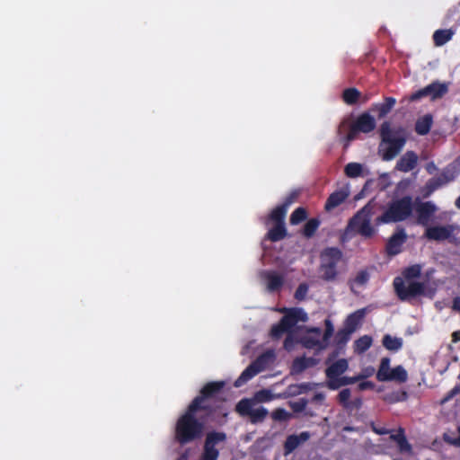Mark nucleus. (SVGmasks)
I'll use <instances>...</instances> for the list:
<instances>
[{
    "mask_svg": "<svg viewBox=\"0 0 460 460\" xmlns=\"http://www.w3.org/2000/svg\"><path fill=\"white\" fill-rule=\"evenodd\" d=\"M202 411L192 404H189L186 411L178 418L174 428V439L181 446L192 443L202 438L205 423L209 417L204 415L197 417V412Z\"/></svg>",
    "mask_w": 460,
    "mask_h": 460,
    "instance_id": "nucleus-1",
    "label": "nucleus"
},
{
    "mask_svg": "<svg viewBox=\"0 0 460 460\" xmlns=\"http://www.w3.org/2000/svg\"><path fill=\"white\" fill-rule=\"evenodd\" d=\"M380 137L379 153L384 161L394 159L406 143L404 130L402 128H392L389 121L381 124Z\"/></svg>",
    "mask_w": 460,
    "mask_h": 460,
    "instance_id": "nucleus-2",
    "label": "nucleus"
},
{
    "mask_svg": "<svg viewBox=\"0 0 460 460\" xmlns=\"http://www.w3.org/2000/svg\"><path fill=\"white\" fill-rule=\"evenodd\" d=\"M349 369V361L346 358H340L325 368L326 386L335 391L342 386L353 385L359 380L367 377V375L358 374L354 376H342Z\"/></svg>",
    "mask_w": 460,
    "mask_h": 460,
    "instance_id": "nucleus-3",
    "label": "nucleus"
},
{
    "mask_svg": "<svg viewBox=\"0 0 460 460\" xmlns=\"http://www.w3.org/2000/svg\"><path fill=\"white\" fill-rule=\"evenodd\" d=\"M434 272V269H429L422 273L421 265L413 264L394 279L393 288H429Z\"/></svg>",
    "mask_w": 460,
    "mask_h": 460,
    "instance_id": "nucleus-4",
    "label": "nucleus"
},
{
    "mask_svg": "<svg viewBox=\"0 0 460 460\" xmlns=\"http://www.w3.org/2000/svg\"><path fill=\"white\" fill-rule=\"evenodd\" d=\"M225 386V382H208L200 390L199 394L196 396L190 404L206 412L207 417L214 415L219 406L216 404L217 395Z\"/></svg>",
    "mask_w": 460,
    "mask_h": 460,
    "instance_id": "nucleus-5",
    "label": "nucleus"
},
{
    "mask_svg": "<svg viewBox=\"0 0 460 460\" xmlns=\"http://www.w3.org/2000/svg\"><path fill=\"white\" fill-rule=\"evenodd\" d=\"M413 204L411 196H404L389 204L387 209L376 218V225L402 222L412 213Z\"/></svg>",
    "mask_w": 460,
    "mask_h": 460,
    "instance_id": "nucleus-6",
    "label": "nucleus"
},
{
    "mask_svg": "<svg viewBox=\"0 0 460 460\" xmlns=\"http://www.w3.org/2000/svg\"><path fill=\"white\" fill-rule=\"evenodd\" d=\"M373 215V206L370 202L360 208L349 220L345 229V234H360L364 238H371L375 233V228L371 226V217Z\"/></svg>",
    "mask_w": 460,
    "mask_h": 460,
    "instance_id": "nucleus-7",
    "label": "nucleus"
},
{
    "mask_svg": "<svg viewBox=\"0 0 460 460\" xmlns=\"http://www.w3.org/2000/svg\"><path fill=\"white\" fill-rule=\"evenodd\" d=\"M342 252L337 247H327L320 254V273L326 280L334 279L337 276V267L341 261Z\"/></svg>",
    "mask_w": 460,
    "mask_h": 460,
    "instance_id": "nucleus-8",
    "label": "nucleus"
},
{
    "mask_svg": "<svg viewBox=\"0 0 460 460\" xmlns=\"http://www.w3.org/2000/svg\"><path fill=\"white\" fill-rule=\"evenodd\" d=\"M390 362V358L387 357L381 359L376 376V379L379 382L394 381L400 384L405 383L408 379V374L405 368L401 365L391 368Z\"/></svg>",
    "mask_w": 460,
    "mask_h": 460,
    "instance_id": "nucleus-9",
    "label": "nucleus"
},
{
    "mask_svg": "<svg viewBox=\"0 0 460 460\" xmlns=\"http://www.w3.org/2000/svg\"><path fill=\"white\" fill-rule=\"evenodd\" d=\"M376 127L375 118L369 112H363L357 117L355 121L350 125L348 134L346 135L347 142L356 139L358 133H370Z\"/></svg>",
    "mask_w": 460,
    "mask_h": 460,
    "instance_id": "nucleus-10",
    "label": "nucleus"
},
{
    "mask_svg": "<svg viewBox=\"0 0 460 460\" xmlns=\"http://www.w3.org/2000/svg\"><path fill=\"white\" fill-rule=\"evenodd\" d=\"M285 215L273 210L270 213L267 223H274V226L266 234L268 240L276 243L287 237L288 231L285 225Z\"/></svg>",
    "mask_w": 460,
    "mask_h": 460,
    "instance_id": "nucleus-11",
    "label": "nucleus"
},
{
    "mask_svg": "<svg viewBox=\"0 0 460 460\" xmlns=\"http://www.w3.org/2000/svg\"><path fill=\"white\" fill-rule=\"evenodd\" d=\"M456 229L458 227L455 225L429 226L425 230L424 236L432 241L449 240L450 243H456V239L453 238V234Z\"/></svg>",
    "mask_w": 460,
    "mask_h": 460,
    "instance_id": "nucleus-12",
    "label": "nucleus"
},
{
    "mask_svg": "<svg viewBox=\"0 0 460 460\" xmlns=\"http://www.w3.org/2000/svg\"><path fill=\"white\" fill-rule=\"evenodd\" d=\"M399 300L417 305L422 296L432 298L436 289H394Z\"/></svg>",
    "mask_w": 460,
    "mask_h": 460,
    "instance_id": "nucleus-13",
    "label": "nucleus"
},
{
    "mask_svg": "<svg viewBox=\"0 0 460 460\" xmlns=\"http://www.w3.org/2000/svg\"><path fill=\"white\" fill-rule=\"evenodd\" d=\"M418 224L422 226H428L435 213L438 210L437 206L431 201H418L414 207Z\"/></svg>",
    "mask_w": 460,
    "mask_h": 460,
    "instance_id": "nucleus-14",
    "label": "nucleus"
},
{
    "mask_svg": "<svg viewBox=\"0 0 460 460\" xmlns=\"http://www.w3.org/2000/svg\"><path fill=\"white\" fill-rule=\"evenodd\" d=\"M454 175L447 172H443L439 176L429 179L422 190L423 198H429L435 190L442 187L443 185L452 181Z\"/></svg>",
    "mask_w": 460,
    "mask_h": 460,
    "instance_id": "nucleus-15",
    "label": "nucleus"
},
{
    "mask_svg": "<svg viewBox=\"0 0 460 460\" xmlns=\"http://www.w3.org/2000/svg\"><path fill=\"white\" fill-rule=\"evenodd\" d=\"M407 239L404 229L394 233L387 241L385 250L389 255H397L402 252V246Z\"/></svg>",
    "mask_w": 460,
    "mask_h": 460,
    "instance_id": "nucleus-16",
    "label": "nucleus"
},
{
    "mask_svg": "<svg viewBox=\"0 0 460 460\" xmlns=\"http://www.w3.org/2000/svg\"><path fill=\"white\" fill-rule=\"evenodd\" d=\"M311 438L308 431H303L300 434H292L287 437L284 442V455L288 456L294 452L300 445L306 442Z\"/></svg>",
    "mask_w": 460,
    "mask_h": 460,
    "instance_id": "nucleus-17",
    "label": "nucleus"
},
{
    "mask_svg": "<svg viewBox=\"0 0 460 460\" xmlns=\"http://www.w3.org/2000/svg\"><path fill=\"white\" fill-rule=\"evenodd\" d=\"M418 164V155L414 151H407L397 161L395 168L402 172L412 171Z\"/></svg>",
    "mask_w": 460,
    "mask_h": 460,
    "instance_id": "nucleus-18",
    "label": "nucleus"
},
{
    "mask_svg": "<svg viewBox=\"0 0 460 460\" xmlns=\"http://www.w3.org/2000/svg\"><path fill=\"white\" fill-rule=\"evenodd\" d=\"M318 364V359L310 357L306 358L305 356L296 357L291 365L290 374L291 375H299L303 373L305 369L309 367H313Z\"/></svg>",
    "mask_w": 460,
    "mask_h": 460,
    "instance_id": "nucleus-19",
    "label": "nucleus"
},
{
    "mask_svg": "<svg viewBox=\"0 0 460 460\" xmlns=\"http://www.w3.org/2000/svg\"><path fill=\"white\" fill-rule=\"evenodd\" d=\"M351 334L352 333L350 332H349L347 329H345L344 327L342 329H340L336 332L335 337H334V343L337 347V349L329 355V357L326 360V364H329V362L333 360L339 355V353H340L339 350L342 349L345 347L347 342L349 341Z\"/></svg>",
    "mask_w": 460,
    "mask_h": 460,
    "instance_id": "nucleus-20",
    "label": "nucleus"
},
{
    "mask_svg": "<svg viewBox=\"0 0 460 460\" xmlns=\"http://www.w3.org/2000/svg\"><path fill=\"white\" fill-rule=\"evenodd\" d=\"M349 192L347 189H340L332 192L327 199L324 209L328 212L332 211L341 204H342L349 197Z\"/></svg>",
    "mask_w": 460,
    "mask_h": 460,
    "instance_id": "nucleus-21",
    "label": "nucleus"
},
{
    "mask_svg": "<svg viewBox=\"0 0 460 460\" xmlns=\"http://www.w3.org/2000/svg\"><path fill=\"white\" fill-rule=\"evenodd\" d=\"M310 332L314 333L315 336L307 335L305 336L302 340V344L305 348L312 349H317L319 350L325 349L326 348H322L323 342L322 339H320L322 331L320 328H312L310 330Z\"/></svg>",
    "mask_w": 460,
    "mask_h": 460,
    "instance_id": "nucleus-22",
    "label": "nucleus"
},
{
    "mask_svg": "<svg viewBox=\"0 0 460 460\" xmlns=\"http://www.w3.org/2000/svg\"><path fill=\"white\" fill-rule=\"evenodd\" d=\"M308 320L307 314L302 308L289 309L283 316V322L291 325L292 328L298 322H306Z\"/></svg>",
    "mask_w": 460,
    "mask_h": 460,
    "instance_id": "nucleus-23",
    "label": "nucleus"
},
{
    "mask_svg": "<svg viewBox=\"0 0 460 460\" xmlns=\"http://www.w3.org/2000/svg\"><path fill=\"white\" fill-rule=\"evenodd\" d=\"M396 100L394 97H385L384 102L372 104L370 111L376 112L379 119L385 117L394 107Z\"/></svg>",
    "mask_w": 460,
    "mask_h": 460,
    "instance_id": "nucleus-24",
    "label": "nucleus"
},
{
    "mask_svg": "<svg viewBox=\"0 0 460 460\" xmlns=\"http://www.w3.org/2000/svg\"><path fill=\"white\" fill-rule=\"evenodd\" d=\"M365 309H358L348 315L344 322V328L353 333L361 323L363 318L365 317Z\"/></svg>",
    "mask_w": 460,
    "mask_h": 460,
    "instance_id": "nucleus-25",
    "label": "nucleus"
},
{
    "mask_svg": "<svg viewBox=\"0 0 460 460\" xmlns=\"http://www.w3.org/2000/svg\"><path fill=\"white\" fill-rule=\"evenodd\" d=\"M390 439L397 444L400 452L411 453V445L407 440L404 429L402 428H399L396 434H391Z\"/></svg>",
    "mask_w": 460,
    "mask_h": 460,
    "instance_id": "nucleus-26",
    "label": "nucleus"
},
{
    "mask_svg": "<svg viewBox=\"0 0 460 460\" xmlns=\"http://www.w3.org/2000/svg\"><path fill=\"white\" fill-rule=\"evenodd\" d=\"M426 88L428 96L430 97L432 101L442 98L448 92L447 84L438 81L429 84Z\"/></svg>",
    "mask_w": 460,
    "mask_h": 460,
    "instance_id": "nucleus-27",
    "label": "nucleus"
},
{
    "mask_svg": "<svg viewBox=\"0 0 460 460\" xmlns=\"http://www.w3.org/2000/svg\"><path fill=\"white\" fill-rule=\"evenodd\" d=\"M275 359L273 350H267L256 358L252 364L255 367L259 373L265 370Z\"/></svg>",
    "mask_w": 460,
    "mask_h": 460,
    "instance_id": "nucleus-28",
    "label": "nucleus"
},
{
    "mask_svg": "<svg viewBox=\"0 0 460 460\" xmlns=\"http://www.w3.org/2000/svg\"><path fill=\"white\" fill-rule=\"evenodd\" d=\"M261 277L267 282V288H282L283 286L284 277L277 271H264Z\"/></svg>",
    "mask_w": 460,
    "mask_h": 460,
    "instance_id": "nucleus-29",
    "label": "nucleus"
},
{
    "mask_svg": "<svg viewBox=\"0 0 460 460\" xmlns=\"http://www.w3.org/2000/svg\"><path fill=\"white\" fill-rule=\"evenodd\" d=\"M433 118L430 114H426L417 119L415 123V131L420 136L427 135L432 126Z\"/></svg>",
    "mask_w": 460,
    "mask_h": 460,
    "instance_id": "nucleus-30",
    "label": "nucleus"
},
{
    "mask_svg": "<svg viewBox=\"0 0 460 460\" xmlns=\"http://www.w3.org/2000/svg\"><path fill=\"white\" fill-rule=\"evenodd\" d=\"M382 344L387 350L396 352L402 349L403 341L402 338L385 334L382 339Z\"/></svg>",
    "mask_w": 460,
    "mask_h": 460,
    "instance_id": "nucleus-31",
    "label": "nucleus"
},
{
    "mask_svg": "<svg viewBox=\"0 0 460 460\" xmlns=\"http://www.w3.org/2000/svg\"><path fill=\"white\" fill-rule=\"evenodd\" d=\"M299 190H292L284 199L283 203L277 206L273 211H276L279 214L287 215V211L289 206H291L294 202H296L299 197Z\"/></svg>",
    "mask_w": 460,
    "mask_h": 460,
    "instance_id": "nucleus-32",
    "label": "nucleus"
},
{
    "mask_svg": "<svg viewBox=\"0 0 460 460\" xmlns=\"http://www.w3.org/2000/svg\"><path fill=\"white\" fill-rule=\"evenodd\" d=\"M259 372L255 368V367L251 363L240 375V376L235 380L234 386L239 387L251 380L253 376L258 375Z\"/></svg>",
    "mask_w": 460,
    "mask_h": 460,
    "instance_id": "nucleus-33",
    "label": "nucleus"
},
{
    "mask_svg": "<svg viewBox=\"0 0 460 460\" xmlns=\"http://www.w3.org/2000/svg\"><path fill=\"white\" fill-rule=\"evenodd\" d=\"M226 440V434L223 431H210L207 434L205 444L216 447L219 443H224Z\"/></svg>",
    "mask_w": 460,
    "mask_h": 460,
    "instance_id": "nucleus-34",
    "label": "nucleus"
},
{
    "mask_svg": "<svg viewBox=\"0 0 460 460\" xmlns=\"http://www.w3.org/2000/svg\"><path fill=\"white\" fill-rule=\"evenodd\" d=\"M453 32L450 30H437L433 34L435 46L440 47L452 39Z\"/></svg>",
    "mask_w": 460,
    "mask_h": 460,
    "instance_id": "nucleus-35",
    "label": "nucleus"
},
{
    "mask_svg": "<svg viewBox=\"0 0 460 460\" xmlns=\"http://www.w3.org/2000/svg\"><path fill=\"white\" fill-rule=\"evenodd\" d=\"M292 329V326L283 322V317L277 323L272 325L270 329V336L272 339H279L285 332Z\"/></svg>",
    "mask_w": 460,
    "mask_h": 460,
    "instance_id": "nucleus-36",
    "label": "nucleus"
},
{
    "mask_svg": "<svg viewBox=\"0 0 460 460\" xmlns=\"http://www.w3.org/2000/svg\"><path fill=\"white\" fill-rule=\"evenodd\" d=\"M360 94V92L354 87L347 88L342 93V99L347 104L353 105L358 102Z\"/></svg>",
    "mask_w": 460,
    "mask_h": 460,
    "instance_id": "nucleus-37",
    "label": "nucleus"
},
{
    "mask_svg": "<svg viewBox=\"0 0 460 460\" xmlns=\"http://www.w3.org/2000/svg\"><path fill=\"white\" fill-rule=\"evenodd\" d=\"M321 222L318 218L314 217L310 218L303 228V234L306 238H311L314 235L315 232L317 231Z\"/></svg>",
    "mask_w": 460,
    "mask_h": 460,
    "instance_id": "nucleus-38",
    "label": "nucleus"
},
{
    "mask_svg": "<svg viewBox=\"0 0 460 460\" xmlns=\"http://www.w3.org/2000/svg\"><path fill=\"white\" fill-rule=\"evenodd\" d=\"M372 345V338L368 335H364L358 338L354 342L355 351L363 353L367 351Z\"/></svg>",
    "mask_w": 460,
    "mask_h": 460,
    "instance_id": "nucleus-39",
    "label": "nucleus"
},
{
    "mask_svg": "<svg viewBox=\"0 0 460 460\" xmlns=\"http://www.w3.org/2000/svg\"><path fill=\"white\" fill-rule=\"evenodd\" d=\"M268 410L262 406L252 410L249 417L252 424L262 422L268 415Z\"/></svg>",
    "mask_w": 460,
    "mask_h": 460,
    "instance_id": "nucleus-40",
    "label": "nucleus"
},
{
    "mask_svg": "<svg viewBox=\"0 0 460 460\" xmlns=\"http://www.w3.org/2000/svg\"><path fill=\"white\" fill-rule=\"evenodd\" d=\"M307 218V211L305 208L299 207L296 208L289 218V222L293 226H296Z\"/></svg>",
    "mask_w": 460,
    "mask_h": 460,
    "instance_id": "nucleus-41",
    "label": "nucleus"
},
{
    "mask_svg": "<svg viewBox=\"0 0 460 460\" xmlns=\"http://www.w3.org/2000/svg\"><path fill=\"white\" fill-rule=\"evenodd\" d=\"M351 396L350 389L344 388L340 391V393L337 395V401L339 404H341L343 408L349 409L352 407V403L349 401Z\"/></svg>",
    "mask_w": 460,
    "mask_h": 460,
    "instance_id": "nucleus-42",
    "label": "nucleus"
},
{
    "mask_svg": "<svg viewBox=\"0 0 460 460\" xmlns=\"http://www.w3.org/2000/svg\"><path fill=\"white\" fill-rule=\"evenodd\" d=\"M252 402L249 399H242L236 404L235 410L242 416H249L252 410Z\"/></svg>",
    "mask_w": 460,
    "mask_h": 460,
    "instance_id": "nucleus-43",
    "label": "nucleus"
},
{
    "mask_svg": "<svg viewBox=\"0 0 460 460\" xmlns=\"http://www.w3.org/2000/svg\"><path fill=\"white\" fill-rule=\"evenodd\" d=\"M218 456H219L218 449L204 443V448H203V453L201 455V460H217Z\"/></svg>",
    "mask_w": 460,
    "mask_h": 460,
    "instance_id": "nucleus-44",
    "label": "nucleus"
},
{
    "mask_svg": "<svg viewBox=\"0 0 460 460\" xmlns=\"http://www.w3.org/2000/svg\"><path fill=\"white\" fill-rule=\"evenodd\" d=\"M324 324H325V330H324V332H323V335L322 338V342H323L322 348L328 347L330 339L332 336L333 332H334L332 323L330 319H326L324 321Z\"/></svg>",
    "mask_w": 460,
    "mask_h": 460,
    "instance_id": "nucleus-45",
    "label": "nucleus"
},
{
    "mask_svg": "<svg viewBox=\"0 0 460 460\" xmlns=\"http://www.w3.org/2000/svg\"><path fill=\"white\" fill-rule=\"evenodd\" d=\"M345 174L350 178H356L362 172V165L358 163H349L345 166Z\"/></svg>",
    "mask_w": 460,
    "mask_h": 460,
    "instance_id": "nucleus-46",
    "label": "nucleus"
},
{
    "mask_svg": "<svg viewBox=\"0 0 460 460\" xmlns=\"http://www.w3.org/2000/svg\"><path fill=\"white\" fill-rule=\"evenodd\" d=\"M290 416L291 414L283 408H277L271 413V418L276 421H286Z\"/></svg>",
    "mask_w": 460,
    "mask_h": 460,
    "instance_id": "nucleus-47",
    "label": "nucleus"
},
{
    "mask_svg": "<svg viewBox=\"0 0 460 460\" xmlns=\"http://www.w3.org/2000/svg\"><path fill=\"white\" fill-rule=\"evenodd\" d=\"M457 430H458L457 437H455L454 434L444 433V435H443L444 441L449 445L460 447V426L458 427Z\"/></svg>",
    "mask_w": 460,
    "mask_h": 460,
    "instance_id": "nucleus-48",
    "label": "nucleus"
},
{
    "mask_svg": "<svg viewBox=\"0 0 460 460\" xmlns=\"http://www.w3.org/2000/svg\"><path fill=\"white\" fill-rule=\"evenodd\" d=\"M307 406V400L305 398H301L296 402L291 403V409L294 412L299 413L305 410Z\"/></svg>",
    "mask_w": 460,
    "mask_h": 460,
    "instance_id": "nucleus-49",
    "label": "nucleus"
},
{
    "mask_svg": "<svg viewBox=\"0 0 460 460\" xmlns=\"http://www.w3.org/2000/svg\"><path fill=\"white\" fill-rule=\"evenodd\" d=\"M368 279H369L368 272L366 270H360L359 272H358V274L356 275V277L354 279V282L357 285L362 286V285L367 284Z\"/></svg>",
    "mask_w": 460,
    "mask_h": 460,
    "instance_id": "nucleus-50",
    "label": "nucleus"
},
{
    "mask_svg": "<svg viewBox=\"0 0 460 460\" xmlns=\"http://www.w3.org/2000/svg\"><path fill=\"white\" fill-rule=\"evenodd\" d=\"M428 97L427 88L426 86L424 88H421L414 93H412L410 97L409 101L411 102H416L422 98Z\"/></svg>",
    "mask_w": 460,
    "mask_h": 460,
    "instance_id": "nucleus-51",
    "label": "nucleus"
},
{
    "mask_svg": "<svg viewBox=\"0 0 460 460\" xmlns=\"http://www.w3.org/2000/svg\"><path fill=\"white\" fill-rule=\"evenodd\" d=\"M360 381L361 382H359L358 385V391L372 390L375 388V384L373 382L363 381V380H360Z\"/></svg>",
    "mask_w": 460,
    "mask_h": 460,
    "instance_id": "nucleus-52",
    "label": "nucleus"
},
{
    "mask_svg": "<svg viewBox=\"0 0 460 460\" xmlns=\"http://www.w3.org/2000/svg\"><path fill=\"white\" fill-rule=\"evenodd\" d=\"M283 347L287 350H291L293 349V347H294V340H293V338L290 335L286 337V339L284 340Z\"/></svg>",
    "mask_w": 460,
    "mask_h": 460,
    "instance_id": "nucleus-53",
    "label": "nucleus"
},
{
    "mask_svg": "<svg viewBox=\"0 0 460 460\" xmlns=\"http://www.w3.org/2000/svg\"><path fill=\"white\" fill-rule=\"evenodd\" d=\"M407 398V393L406 392H402V393H397V394H392V402H400V401H403Z\"/></svg>",
    "mask_w": 460,
    "mask_h": 460,
    "instance_id": "nucleus-54",
    "label": "nucleus"
},
{
    "mask_svg": "<svg viewBox=\"0 0 460 460\" xmlns=\"http://www.w3.org/2000/svg\"><path fill=\"white\" fill-rule=\"evenodd\" d=\"M308 289H296L295 297L298 300H302L305 297Z\"/></svg>",
    "mask_w": 460,
    "mask_h": 460,
    "instance_id": "nucleus-55",
    "label": "nucleus"
},
{
    "mask_svg": "<svg viewBox=\"0 0 460 460\" xmlns=\"http://www.w3.org/2000/svg\"><path fill=\"white\" fill-rule=\"evenodd\" d=\"M452 309L460 313V297L456 296L453 299Z\"/></svg>",
    "mask_w": 460,
    "mask_h": 460,
    "instance_id": "nucleus-56",
    "label": "nucleus"
},
{
    "mask_svg": "<svg viewBox=\"0 0 460 460\" xmlns=\"http://www.w3.org/2000/svg\"><path fill=\"white\" fill-rule=\"evenodd\" d=\"M373 431L378 435H386L390 433V430L385 428H373Z\"/></svg>",
    "mask_w": 460,
    "mask_h": 460,
    "instance_id": "nucleus-57",
    "label": "nucleus"
},
{
    "mask_svg": "<svg viewBox=\"0 0 460 460\" xmlns=\"http://www.w3.org/2000/svg\"><path fill=\"white\" fill-rule=\"evenodd\" d=\"M351 403H352V407L349 408L350 410H352L354 408H359L362 404V401L360 398H357L353 402H351Z\"/></svg>",
    "mask_w": 460,
    "mask_h": 460,
    "instance_id": "nucleus-58",
    "label": "nucleus"
},
{
    "mask_svg": "<svg viewBox=\"0 0 460 460\" xmlns=\"http://www.w3.org/2000/svg\"><path fill=\"white\" fill-rule=\"evenodd\" d=\"M460 341V331H456L452 333V341L457 342Z\"/></svg>",
    "mask_w": 460,
    "mask_h": 460,
    "instance_id": "nucleus-59",
    "label": "nucleus"
},
{
    "mask_svg": "<svg viewBox=\"0 0 460 460\" xmlns=\"http://www.w3.org/2000/svg\"><path fill=\"white\" fill-rule=\"evenodd\" d=\"M259 394H260V395H261V396H263V397L261 398L262 400H269V399H270V392H269V391H265V390L261 391V392L259 393Z\"/></svg>",
    "mask_w": 460,
    "mask_h": 460,
    "instance_id": "nucleus-60",
    "label": "nucleus"
},
{
    "mask_svg": "<svg viewBox=\"0 0 460 460\" xmlns=\"http://www.w3.org/2000/svg\"><path fill=\"white\" fill-rule=\"evenodd\" d=\"M314 401H323L324 400V394L322 393H317L314 395Z\"/></svg>",
    "mask_w": 460,
    "mask_h": 460,
    "instance_id": "nucleus-61",
    "label": "nucleus"
},
{
    "mask_svg": "<svg viewBox=\"0 0 460 460\" xmlns=\"http://www.w3.org/2000/svg\"><path fill=\"white\" fill-rule=\"evenodd\" d=\"M436 169V166L435 164L431 162L430 164H428L427 166V171L431 173L432 172V170H435Z\"/></svg>",
    "mask_w": 460,
    "mask_h": 460,
    "instance_id": "nucleus-62",
    "label": "nucleus"
},
{
    "mask_svg": "<svg viewBox=\"0 0 460 460\" xmlns=\"http://www.w3.org/2000/svg\"><path fill=\"white\" fill-rule=\"evenodd\" d=\"M458 388L457 387H455L453 390H451V392L449 393L448 396L446 398V400H448L449 398H451L454 394H456Z\"/></svg>",
    "mask_w": 460,
    "mask_h": 460,
    "instance_id": "nucleus-63",
    "label": "nucleus"
},
{
    "mask_svg": "<svg viewBox=\"0 0 460 460\" xmlns=\"http://www.w3.org/2000/svg\"><path fill=\"white\" fill-rule=\"evenodd\" d=\"M455 205L460 209V196L456 199Z\"/></svg>",
    "mask_w": 460,
    "mask_h": 460,
    "instance_id": "nucleus-64",
    "label": "nucleus"
}]
</instances>
